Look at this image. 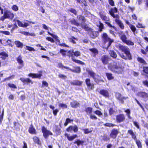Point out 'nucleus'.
Segmentation results:
<instances>
[{
	"instance_id": "3",
	"label": "nucleus",
	"mask_w": 148,
	"mask_h": 148,
	"mask_svg": "<svg viewBox=\"0 0 148 148\" xmlns=\"http://www.w3.org/2000/svg\"><path fill=\"white\" fill-rule=\"evenodd\" d=\"M102 37L104 43L105 48L107 50L109 49L112 43L114 42V40L109 37L106 33L103 34Z\"/></svg>"
},
{
	"instance_id": "47",
	"label": "nucleus",
	"mask_w": 148,
	"mask_h": 148,
	"mask_svg": "<svg viewBox=\"0 0 148 148\" xmlns=\"http://www.w3.org/2000/svg\"><path fill=\"white\" fill-rule=\"evenodd\" d=\"M8 86H9V87L11 88H15V89H16L17 88L16 86V85H15L14 84H11V83H9L8 84Z\"/></svg>"
},
{
	"instance_id": "42",
	"label": "nucleus",
	"mask_w": 148,
	"mask_h": 148,
	"mask_svg": "<svg viewBox=\"0 0 148 148\" xmlns=\"http://www.w3.org/2000/svg\"><path fill=\"white\" fill-rule=\"evenodd\" d=\"M99 32H101L102 31V29L103 28V25L100 21L99 22Z\"/></svg>"
},
{
	"instance_id": "59",
	"label": "nucleus",
	"mask_w": 148,
	"mask_h": 148,
	"mask_svg": "<svg viewBox=\"0 0 148 148\" xmlns=\"http://www.w3.org/2000/svg\"><path fill=\"white\" fill-rule=\"evenodd\" d=\"M53 37L58 42L60 43V40L58 39V37L57 36L54 35Z\"/></svg>"
},
{
	"instance_id": "2",
	"label": "nucleus",
	"mask_w": 148,
	"mask_h": 148,
	"mask_svg": "<svg viewBox=\"0 0 148 148\" xmlns=\"http://www.w3.org/2000/svg\"><path fill=\"white\" fill-rule=\"evenodd\" d=\"M108 68L113 72L118 74L122 73L123 71V67L116 63L109 64Z\"/></svg>"
},
{
	"instance_id": "17",
	"label": "nucleus",
	"mask_w": 148,
	"mask_h": 148,
	"mask_svg": "<svg viewBox=\"0 0 148 148\" xmlns=\"http://www.w3.org/2000/svg\"><path fill=\"white\" fill-rule=\"evenodd\" d=\"M89 50L92 52L91 55L94 57H95L98 54V51L96 49H90Z\"/></svg>"
},
{
	"instance_id": "11",
	"label": "nucleus",
	"mask_w": 148,
	"mask_h": 148,
	"mask_svg": "<svg viewBox=\"0 0 148 148\" xmlns=\"http://www.w3.org/2000/svg\"><path fill=\"white\" fill-rule=\"evenodd\" d=\"M42 72L40 71L39 72V73L33 74L30 73L28 75V76L29 77H32L33 78H40L42 76Z\"/></svg>"
},
{
	"instance_id": "40",
	"label": "nucleus",
	"mask_w": 148,
	"mask_h": 148,
	"mask_svg": "<svg viewBox=\"0 0 148 148\" xmlns=\"http://www.w3.org/2000/svg\"><path fill=\"white\" fill-rule=\"evenodd\" d=\"M33 139L34 142L38 144H40V142L39 141V140L38 138L34 136L33 138Z\"/></svg>"
},
{
	"instance_id": "48",
	"label": "nucleus",
	"mask_w": 148,
	"mask_h": 148,
	"mask_svg": "<svg viewBox=\"0 0 148 148\" xmlns=\"http://www.w3.org/2000/svg\"><path fill=\"white\" fill-rule=\"evenodd\" d=\"M59 106L63 109L66 108L67 107V106L66 104L64 103H60Z\"/></svg>"
},
{
	"instance_id": "57",
	"label": "nucleus",
	"mask_w": 148,
	"mask_h": 148,
	"mask_svg": "<svg viewBox=\"0 0 148 148\" xmlns=\"http://www.w3.org/2000/svg\"><path fill=\"white\" fill-rule=\"evenodd\" d=\"M14 75H12L8 77L5 78L4 79V81H5L6 80H10V79H12L14 78Z\"/></svg>"
},
{
	"instance_id": "50",
	"label": "nucleus",
	"mask_w": 148,
	"mask_h": 148,
	"mask_svg": "<svg viewBox=\"0 0 148 148\" xmlns=\"http://www.w3.org/2000/svg\"><path fill=\"white\" fill-rule=\"evenodd\" d=\"M94 113L98 115L99 116H100L101 115H102V114L101 112L98 110H97L96 111L94 112Z\"/></svg>"
},
{
	"instance_id": "46",
	"label": "nucleus",
	"mask_w": 148,
	"mask_h": 148,
	"mask_svg": "<svg viewBox=\"0 0 148 148\" xmlns=\"http://www.w3.org/2000/svg\"><path fill=\"white\" fill-rule=\"evenodd\" d=\"M104 125L108 127H113L116 125L111 123H107L104 124Z\"/></svg>"
},
{
	"instance_id": "14",
	"label": "nucleus",
	"mask_w": 148,
	"mask_h": 148,
	"mask_svg": "<svg viewBox=\"0 0 148 148\" xmlns=\"http://www.w3.org/2000/svg\"><path fill=\"white\" fill-rule=\"evenodd\" d=\"M137 94L138 96L143 98L146 99L148 97V95L145 92H140Z\"/></svg>"
},
{
	"instance_id": "24",
	"label": "nucleus",
	"mask_w": 148,
	"mask_h": 148,
	"mask_svg": "<svg viewBox=\"0 0 148 148\" xmlns=\"http://www.w3.org/2000/svg\"><path fill=\"white\" fill-rule=\"evenodd\" d=\"M90 34L91 37L92 38H94L97 36V32L93 31L92 29L90 32Z\"/></svg>"
},
{
	"instance_id": "7",
	"label": "nucleus",
	"mask_w": 148,
	"mask_h": 148,
	"mask_svg": "<svg viewBox=\"0 0 148 148\" xmlns=\"http://www.w3.org/2000/svg\"><path fill=\"white\" fill-rule=\"evenodd\" d=\"M110 59V58L109 56L106 55H103L101 58V60L102 63L104 65H106L108 63Z\"/></svg>"
},
{
	"instance_id": "53",
	"label": "nucleus",
	"mask_w": 148,
	"mask_h": 148,
	"mask_svg": "<svg viewBox=\"0 0 148 148\" xmlns=\"http://www.w3.org/2000/svg\"><path fill=\"white\" fill-rule=\"evenodd\" d=\"M4 115V110H3L1 115L0 117V125L1 124L2 121L3 119V116Z\"/></svg>"
},
{
	"instance_id": "54",
	"label": "nucleus",
	"mask_w": 148,
	"mask_h": 148,
	"mask_svg": "<svg viewBox=\"0 0 148 148\" xmlns=\"http://www.w3.org/2000/svg\"><path fill=\"white\" fill-rule=\"evenodd\" d=\"M12 9L14 11H16L18 10V8L17 6L16 5H13L12 7Z\"/></svg>"
},
{
	"instance_id": "38",
	"label": "nucleus",
	"mask_w": 148,
	"mask_h": 148,
	"mask_svg": "<svg viewBox=\"0 0 148 148\" xmlns=\"http://www.w3.org/2000/svg\"><path fill=\"white\" fill-rule=\"evenodd\" d=\"M84 142L83 141H81L79 139L77 140V141H75L74 142V143L77 144L78 146H79L80 145H82Z\"/></svg>"
},
{
	"instance_id": "10",
	"label": "nucleus",
	"mask_w": 148,
	"mask_h": 148,
	"mask_svg": "<svg viewBox=\"0 0 148 148\" xmlns=\"http://www.w3.org/2000/svg\"><path fill=\"white\" fill-rule=\"evenodd\" d=\"M86 84L88 87L91 90L93 89L94 88V84L90 82L89 79H86L85 80Z\"/></svg>"
},
{
	"instance_id": "20",
	"label": "nucleus",
	"mask_w": 148,
	"mask_h": 148,
	"mask_svg": "<svg viewBox=\"0 0 148 148\" xmlns=\"http://www.w3.org/2000/svg\"><path fill=\"white\" fill-rule=\"evenodd\" d=\"M68 52L71 56H73L74 55L78 57L80 56L81 55L80 52L79 51L74 52L73 51H69Z\"/></svg>"
},
{
	"instance_id": "63",
	"label": "nucleus",
	"mask_w": 148,
	"mask_h": 148,
	"mask_svg": "<svg viewBox=\"0 0 148 148\" xmlns=\"http://www.w3.org/2000/svg\"><path fill=\"white\" fill-rule=\"evenodd\" d=\"M130 28L134 32L136 30V28L133 25H131Z\"/></svg>"
},
{
	"instance_id": "44",
	"label": "nucleus",
	"mask_w": 148,
	"mask_h": 148,
	"mask_svg": "<svg viewBox=\"0 0 148 148\" xmlns=\"http://www.w3.org/2000/svg\"><path fill=\"white\" fill-rule=\"evenodd\" d=\"M58 76L59 77L62 79H66L67 78V77L64 75H62L60 73L58 75Z\"/></svg>"
},
{
	"instance_id": "9",
	"label": "nucleus",
	"mask_w": 148,
	"mask_h": 148,
	"mask_svg": "<svg viewBox=\"0 0 148 148\" xmlns=\"http://www.w3.org/2000/svg\"><path fill=\"white\" fill-rule=\"evenodd\" d=\"M116 121L120 123L123 122L125 120V116L124 114H121L117 115L116 117Z\"/></svg>"
},
{
	"instance_id": "55",
	"label": "nucleus",
	"mask_w": 148,
	"mask_h": 148,
	"mask_svg": "<svg viewBox=\"0 0 148 148\" xmlns=\"http://www.w3.org/2000/svg\"><path fill=\"white\" fill-rule=\"evenodd\" d=\"M20 33H21L22 34H24V35H25L26 36H29V35L32 36V35L29 33L28 32H21Z\"/></svg>"
},
{
	"instance_id": "29",
	"label": "nucleus",
	"mask_w": 148,
	"mask_h": 148,
	"mask_svg": "<svg viewBox=\"0 0 148 148\" xmlns=\"http://www.w3.org/2000/svg\"><path fill=\"white\" fill-rule=\"evenodd\" d=\"M29 133L32 134H36V131L35 130L33 127L32 125H31L30 127H29Z\"/></svg>"
},
{
	"instance_id": "15",
	"label": "nucleus",
	"mask_w": 148,
	"mask_h": 148,
	"mask_svg": "<svg viewBox=\"0 0 148 148\" xmlns=\"http://www.w3.org/2000/svg\"><path fill=\"white\" fill-rule=\"evenodd\" d=\"M17 61L20 64L21 66H20L18 67L19 69H21L23 66V61L22 59V58L21 56L20 55L16 59Z\"/></svg>"
},
{
	"instance_id": "51",
	"label": "nucleus",
	"mask_w": 148,
	"mask_h": 148,
	"mask_svg": "<svg viewBox=\"0 0 148 148\" xmlns=\"http://www.w3.org/2000/svg\"><path fill=\"white\" fill-rule=\"evenodd\" d=\"M143 71L145 73L148 74V67H144L143 68Z\"/></svg>"
},
{
	"instance_id": "34",
	"label": "nucleus",
	"mask_w": 148,
	"mask_h": 148,
	"mask_svg": "<svg viewBox=\"0 0 148 148\" xmlns=\"http://www.w3.org/2000/svg\"><path fill=\"white\" fill-rule=\"evenodd\" d=\"M70 21L71 22V23L76 26H78L80 25V23L77 22L74 19L71 20Z\"/></svg>"
},
{
	"instance_id": "19",
	"label": "nucleus",
	"mask_w": 148,
	"mask_h": 148,
	"mask_svg": "<svg viewBox=\"0 0 148 148\" xmlns=\"http://www.w3.org/2000/svg\"><path fill=\"white\" fill-rule=\"evenodd\" d=\"M64 136H65L70 141H72L73 139L77 137V135H75L73 136H70L69 134L66 133L65 134Z\"/></svg>"
},
{
	"instance_id": "30",
	"label": "nucleus",
	"mask_w": 148,
	"mask_h": 148,
	"mask_svg": "<svg viewBox=\"0 0 148 148\" xmlns=\"http://www.w3.org/2000/svg\"><path fill=\"white\" fill-rule=\"evenodd\" d=\"M14 44L18 47L22 48L23 47V44L19 41L17 40L15 41L14 42Z\"/></svg>"
},
{
	"instance_id": "27",
	"label": "nucleus",
	"mask_w": 148,
	"mask_h": 148,
	"mask_svg": "<svg viewBox=\"0 0 148 148\" xmlns=\"http://www.w3.org/2000/svg\"><path fill=\"white\" fill-rule=\"evenodd\" d=\"M116 98L119 100L121 101V102L122 103L123 102V99H125V97H122L121 95L119 93H117L116 94Z\"/></svg>"
},
{
	"instance_id": "45",
	"label": "nucleus",
	"mask_w": 148,
	"mask_h": 148,
	"mask_svg": "<svg viewBox=\"0 0 148 148\" xmlns=\"http://www.w3.org/2000/svg\"><path fill=\"white\" fill-rule=\"evenodd\" d=\"M69 10L71 12L73 13L75 15H76L77 14V11L73 8H71Z\"/></svg>"
},
{
	"instance_id": "31",
	"label": "nucleus",
	"mask_w": 148,
	"mask_h": 148,
	"mask_svg": "<svg viewBox=\"0 0 148 148\" xmlns=\"http://www.w3.org/2000/svg\"><path fill=\"white\" fill-rule=\"evenodd\" d=\"M100 16L101 18L103 20L108 21L109 20V17L106 16L105 15L100 13Z\"/></svg>"
},
{
	"instance_id": "64",
	"label": "nucleus",
	"mask_w": 148,
	"mask_h": 148,
	"mask_svg": "<svg viewBox=\"0 0 148 148\" xmlns=\"http://www.w3.org/2000/svg\"><path fill=\"white\" fill-rule=\"evenodd\" d=\"M143 84L147 87H148V81L147 80H145L143 82Z\"/></svg>"
},
{
	"instance_id": "12",
	"label": "nucleus",
	"mask_w": 148,
	"mask_h": 148,
	"mask_svg": "<svg viewBox=\"0 0 148 148\" xmlns=\"http://www.w3.org/2000/svg\"><path fill=\"white\" fill-rule=\"evenodd\" d=\"M118 133L119 131L117 129H114L111 132L110 135V137L111 138H116Z\"/></svg>"
},
{
	"instance_id": "18",
	"label": "nucleus",
	"mask_w": 148,
	"mask_h": 148,
	"mask_svg": "<svg viewBox=\"0 0 148 148\" xmlns=\"http://www.w3.org/2000/svg\"><path fill=\"white\" fill-rule=\"evenodd\" d=\"M20 79L24 83H27L28 84L29 83H31L32 84H33V82L32 80L29 78H21Z\"/></svg>"
},
{
	"instance_id": "32",
	"label": "nucleus",
	"mask_w": 148,
	"mask_h": 148,
	"mask_svg": "<svg viewBox=\"0 0 148 148\" xmlns=\"http://www.w3.org/2000/svg\"><path fill=\"white\" fill-rule=\"evenodd\" d=\"M72 60L73 62L76 63H79L82 65H84V62L79 60H77L75 59V58L74 56H72Z\"/></svg>"
},
{
	"instance_id": "23",
	"label": "nucleus",
	"mask_w": 148,
	"mask_h": 148,
	"mask_svg": "<svg viewBox=\"0 0 148 148\" xmlns=\"http://www.w3.org/2000/svg\"><path fill=\"white\" fill-rule=\"evenodd\" d=\"M109 53L110 56L113 58H116L117 57V54L113 50H110L109 51Z\"/></svg>"
},
{
	"instance_id": "56",
	"label": "nucleus",
	"mask_w": 148,
	"mask_h": 148,
	"mask_svg": "<svg viewBox=\"0 0 148 148\" xmlns=\"http://www.w3.org/2000/svg\"><path fill=\"white\" fill-rule=\"evenodd\" d=\"M16 21L17 22L18 25L19 26L21 27H23V24L21 21L18 20H17Z\"/></svg>"
},
{
	"instance_id": "35",
	"label": "nucleus",
	"mask_w": 148,
	"mask_h": 148,
	"mask_svg": "<svg viewBox=\"0 0 148 148\" xmlns=\"http://www.w3.org/2000/svg\"><path fill=\"white\" fill-rule=\"evenodd\" d=\"M107 78L109 80H112L114 79V77L112 76V74L110 73H106Z\"/></svg>"
},
{
	"instance_id": "58",
	"label": "nucleus",
	"mask_w": 148,
	"mask_h": 148,
	"mask_svg": "<svg viewBox=\"0 0 148 148\" xmlns=\"http://www.w3.org/2000/svg\"><path fill=\"white\" fill-rule=\"evenodd\" d=\"M105 23L108 26L111 27H113L114 29H115L116 28L114 26H112L110 23L108 22H105Z\"/></svg>"
},
{
	"instance_id": "37",
	"label": "nucleus",
	"mask_w": 148,
	"mask_h": 148,
	"mask_svg": "<svg viewBox=\"0 0 148 148\" xmlns=\"http://www.w3.org/2000/svg\"><path fill=\"white\" fill-rule=\"evenodd\" d=\"M85 111L87 114H90L92 112V108L90 107H88L86 109Z\"/></svg>"
},
{
	"instance_id": "61",
	"label": "nucleus",
	"mask_w": 148,
	"mask_h": 148,
	"mask_svg": "<svg viewBox=\"0 0 148 148\" xmlns=\"http://www.w3.org/2000/svg\"><path fill=\"white\" fill-rule=\"evenodd\" d=\"M66 51L62 49H61L60 51V52L62 53V55L63 56H65L66 55Z\"/></svg>"
},
{
	"instance_id": "28",
	"label": "nucleus",
	"mask_w": 148,
	"mask_h": 148,
	"mask_svg": "<svg viewBox=\"0 0 148 148\" xmlns=\"http://www.w3.org/2000/svg\"><path fill=\"white\" fill-rule=\"evenodd\" d=\"M0 56L3 59L5 60L8 56V55L6 52H2L0 53Z\"/></svg>"
},
{
	"instance_id": "6",
	"label": "nucleus",
	"mask_w": 148,
	"mask_h": 148,
	"mask_svg": "<svg viewBox=\"0 0 148 148\" xmlns=\"http://www.w3.org/2000/svg\"><path fill=\"white\" fill-rule=\"evenodd\" d=\"M110 14L114 18H119V16L118 14H115L114 13H116L118 12V10L116 7L113 8H112L109 11Z\"/></svg>"
},
{
	"instance_id": "1",
	"label": "nucleus",
	"mask_w": 148,
	"mask_h": 148,
	"mask_svg": "<svg viewBox=\"0 0 148 148\" xmlns=\"http://www.w3.org/2000/svg\"><path fill=\"white\" fill-rule=\"evenodd\" d=\"M116 47L122 51L124 52L126 54V56L123 54H121L118 51L117 53L121 57L124 59L127 60L128 59L130 60L132 59L131 54L130 52V49L126 46H124L120 44H118L116 45Z\"/></svg>"
},
{
	"instance_id": "8",
	"label": "nucleus",
	"mask_w": 148,
	"mask_h": 148,
	"mask_svg": "<svg viewBox=\"0 0 148 148\" xmlns=\"http://www.w3.org/2000/svg\"><path fill=\"white\" fill-rule=\"evenodd\" d=\"M4 16L6 18L12 19L14 17V14L11 12L9 10H6L4 13Z\"/></svg>"
},
{
	"instance_id": "26",
	"label": "nucleus",
	"mask_w": 148,
	"mask_h": 148,
	"mask_svg": "<svg viewBox=\"0 0 148 148\" xmlns=\"http://www.w3.org/2000/svg\"><path fill=\"white\" fill-rule=\"evenodd\" d=\"M82 83V82L78 80H74L71 82V84L72 85H76L78 86L81 85Z\"/></svg>"
},
{
	"instance_id": "52",
	"label": "nucleus",
	"mask_w": 148,
	"mask_h": 148,
	"mask_svg": "<svg viewBox=\"0 0 148 148\" xmlns=\"http://www.w3.org/2000/svg\"><path fill=\"white\" fill-rule=\"evenodd\" d=\"M48 86V83L46 81H43L42 82V87H43L44 86L45 87H47Z\"/></svg>"
},
{
	"instance_id": "22",
	"label": "nucleus",
	"mask_w": 148,
	"mask_h": 148,
	"mask_svg": "<svg viewBox=\"0 0 148 148\" xmlns=\"http://www.w3.org/2000/svg\"><path fill=\"white\" fill-rule=\"evenodd\" d=\"M77 18L79 21H81L82 23H84L86 21L85 17L81 15L78 16Z\"/></svg>"
},
{
	"instance_id": "49",
	"label": "nucleus",
	"mask_w": 148,
	"mask_h": 148,
	"mask_svg": "<svg viewBox=\"0 0 148 148\" xmlns=\"http://www.w3.org/2000/svg\"><path fill=\"white\" fill-rule=\"evenodd\" d=\"M26 49L28 50L29 51H35V49L33 48L32 47L28 46H26Z\"/></svg>"
},
{
	"instance_id": "5",
	"label": "nucleus",
	"mask_w": 148,
	"mask_h": 148,
	"mask_svg": "<svg viewBox=\"0 0 148 148\" xmlns=\"http://www.w3.org/2000/svg\"><path fill=\"white\" fill-rule=\"evenodd\" d=\"M42 131L43 133V136L44 138H47L49 135H52V133L49 130H48L45 127H42Z\"/></svg>"
},
{
	"instance_id": "33",
	"label": "nucleus",
	"mask_w": 148,
	"mask_h": 148,
	"mask_svg": "<svg viewBox=\"0 0 148 148\" xmlns=\"http://www.w3.org/2000/svg\"><path fill=\"white\" fill-rule=\"evenodd\" d=\"M70 70L73 72L77 73H79L81 71L80 68L78 67H75L74 69H70Z\"/></svg>"
},
{
	"instance_id": "13",
	"label": "nucleus",
	"mask_w": 148,
	"mask_h": 148,
	"mask_svg": "<svg viewBox=\"0 0 148 148\" xmlns=\"http://www.w3.org/2000/svg\"><path fill=\"white\" fill-rule=\"evenodd\" d=\"M119 36L121 39L124 42L127 40V38L126 36L123 32H120L119 33Z\"/></svg>"
},
{
	"instance_id": "36",
	"label": "nucleus",
	"mask_w": 148,
	"mask_h": 148,
	"mask_svg": "<svg viewBox=\"0 0 148 148\" xmlns=\"http://www.w3.org/2000/svg\"><path fill=\"white\" fill-rule=\"evenodd\" d=\"M138 61L141 63L145 64L146 63V62L145 60L142 58L140 57H138L137 59Z\"/></svg>"
},
{
	"instance_id": "41",
	"label": "nucleus",
	"mask_w": 148,
	"mask_h": 148,
	"mask_svg": "<svg viewBox=\"0 0 148 148\" xmlns=\"http://www.w3.org/2000/svg\"><path fill=\"white\" fill-rule=\"evenodd\" d=\"M124 43L128 45H134L133 42L129 40H126V41L124 42Z\"/></svg>"
},
{
	"instance_id": "39",
	"label": "nucleus",
	"mask_w": 148,
	"mask_h": 148,
	"mask_svg": "<svg viewBox=\"0 0 148 148\" xmlns=\"http://www.w3.org/2000/svg\"><path fill=\"white\" fill-rule=\"evenodd\" d=\"M82 27L84 29L86 30L89 31L90 32L92 30V29L90 28L87 25H82Z\"/></svg>"
},
{
	"instance_id": "25",
	"label": "nucleus",
	"mask_w": 148,
	"mask_h": 148,
	"mask_svg": "<svg viewBox=\"0 0 148 148\" xmlns=\"http://www.w3.org/2000/svg\"><path fill=\"white\" fill-rule=\"evenodd\" d=\"M70 104L71 106L74 108H77L79 105V103L76 101H73Z\"/></svg>"
},
{
	"instance_id": "21",
	"label": "nucleus",
	"mask_w": 148,
	"mask_h": 148,
	"mask_svg": "<svg viewBox=\"0 0 148 148\" xmlns=\"http://www.w3.org/2000/svg\"><path fill=\"white\" fill-rule=\"evenodd\" d=\"M115 21L122 29H124V26L123 24L121 21L119 20V18H116L115 19Z\"/></svg>"
},
{
	"instance_id": "60",
	"label": "nucleus",
	"mask_w": 148,
	"mask_h": 148,
	"mask_svg": "<svg viewBox=\"0 0 148 148\" xmlns=\"http://www.w3.org/2000/svg\"><path fill=\"white\" fill-rule=\"evenodd\" d=\"M73 130L74 132H77L78 131L77 127L76 125L73 126Z\"/></svg>"
},
{
	"instance_id": "62",
	"label": "nucleus",
	"mask_w": 148,
	"mask_h": 148,
	"mask_svg": "<svg viewBox=\"0 0 148 148\" xmlns=\"http://www.w3.org/2000/svg\"><path fill=\"white\" fill-rule=\"evenodd\" d=\"M46 39L49 41H51V42L53 43L54 42H55L54 40L51 37H47Z\"/></svg>"
},
{
	"instance_id": "43",
	"label": "nucleus",
	"mask_w": 148,
	"mask_h": 148,
	"mask_svg": "<svg viewBox=\"0 0 148 148\" xmlns=\"http://www.w3.org/2000/svg\"><path fill=\"white\" fill-rule=\"evenodd\" d=\"M138 148H142V145L140 141L139 140H136L135 141Z\"/></svg>"
},
{
	"instance_id": "4",
	"label": "nucleus",
	"mask_w": 148,
	"mask_h": 148,
	"mask_svg": "<svg viewBox=\"0 0 148 148\" xmlns=\"http://www.w3.org/2000/svg\"><path fill=\"white\" fill-rule=\"evenodd\" d=\"M86 71L90 76L93 78L95 82H98L100 78L99 75H97L92 70L89 69H86Z\"/></svg>"
},
{
	"instance_id": "16",
	"label": "nucleus",
	"mask_w": 148,
	"mask_h": 148,
	"mask_svg": "<svg viewBox=\"0 0 148 148\" xmlns=\"http://www.w3.org/2000/svg\"><path fill=\"white\" fill-rule=\"evenodd\" d=\"M99 93L104 97H107L109 96V93L107 90L103 89L100 91Z\"/></svg>"
}]
</instances>
